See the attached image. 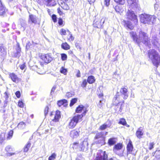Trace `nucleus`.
<instances>
[{"label": "nucleus", "instance_id": "nucleus-26", "mask_svg": "<svg viewBox=\"0 0 160 160\" xmlns=\"http://www.w3.org/2000/svg\"><path fill=\"white\" fill-rule=\"evenodd\" d=\"M45 4L47 6H53L56 4L54 0H45Z\"/></svg>", "mask_w": 160, "mask_h": 160}, {"label": "nucleus", "instance_id": "nucleus-29", "mask_svg": "<svg viewBox=\"0 0 160 160\" xmlns=\"http://www.w3.org/2000/svg\"><path fill=\"white\" fill-rule=\"evenodd\" d=\"M7 10L6 8L2 4V3L0 2V15H2L5 14Z\"/></svg>", "mask_w": 160, "mask_h": 160}, {"label": "nucleus", "instance_id": "nucleus-53", "mask_svg": "<svg viewBox=\"0 0 160 160\" xmlns=\"http://www.w3.org/2000/svg\"><path fill=\"white\" fill-rule=\"evenodd\" d=\"M20 68L22 70H23L26 67L25 63L24 62L22 64L20 65Z\"/></svg>", "mask_w": 160, "mask_h": 160}, {"label": "nucleus", "instance_id": "nucleus-4", "mask_svg": "<svg viewBox=\"0 0 160 160\" xmlns=\"http://www.w3.org/2000/svg\"><path fill=\"white\" fill-rule=\"evenodd\" d=\"M82 115H76L72 117L68 124L67 127L69 129L74 128L79 122L82 120Z\"/></svg>", "mask_w": 160, "mask_h": 160}, {"label": "nucleus", "instance_id": "nucleus-18", "mask_svg": "<svg viewBox=\"0 0 160 160\" xmlns=\"http://www.w3.org/2000/svg\"><path fill=\"white\" fill-rule=\"evenodd\" d=\"M114 145L112 149L114 152L119 151L122 149L123 148V144L122 142H118Z\"/></svg>", "mask_w": 160, "mask_h": 160}, {"label": "nucleus", "instance_id": "nucleus-34", "mask_svg": "<svg viewBox=\"0 0 160 160\" xmlns=\"http://www.w3.org/2000/svg\"><path fill=\"white\" fill-rule=\"evenodd\" d=\"M62 48L65 50H68L70 48V46L67 42L62 43L61 45Z\"/></svg>", "mask_w": 160, "mask_h": 160}, {"label": "nucleus", "instance_id": "nucleus-5", "mask_svg": "<svg viewBox=\"0 0 160 160\" xmlns=\"http://www.w3.org/2000/svg\"><path fill=\"white\" fill-rule=\"evenodd\" d=\"M125 17L127 19L133 21L135 24L137 23L138 20L137 16L135 15L133 11L131 10L128 9V10L125 15Z\"/></svg>", "mask_w": 160, "mask_h": 160}, {"label": "nucleus", "instance_id": "nucleus-60", "mask_svg": "<svg viewBox=\"0 0 160 160\" xmlns=\"http://www.w3.org/2000/svg\"><path fill=\"white\" fill-rule=\"evenodd\" d=\"M58 23L60 25H61L62 24L63 21L61 18H59L58 21Z\"/></svg>", "mask_w": 160, "mask_h": 160}, {"label": "nucleus", "instance_id": "nucleus-22", "mask_svg": "<svg viewBox=\"0 0 160 160\" xmlns=\"http://www.w3.org/2000/svg\"><path fill=\"white\" fill-rule=\"evenodd\" d=\"M5 151L7 152V156H11L15 154V152H11L13 151V149L10 146H7L5 148Z\"/></svg>", "mask_w": 160, "mask_h": 160}, {"label": "nucleus", "instance_id": "nucleus-41", "mask_svg": "<svg viewBox=\"0 0 160 160\" xmlns=\"http://www.w3.org/2000/svg\"><path fill=\"white\" fill-rule=\"evenodd\" d=\"M67 31L69 33L68 40L70 42L73 41L74 39V37L73 36L71 32L68 30H67Z\"/></svg>", "mask_w": 160, "mask_h": 160}, {"label": "nucleus", "instance_id": "nucleus-30", "mask_svg": "<svg viewBox=\"0 0 160 160\" xmlns=\"http://www.w3.org/2000/svg\"><path fill=\"white\" fill-rule=\"evenodd\" d=\"M118 124L123 126H126L128 127H129V125L127 124L126 120L123 118H122L119 119V121L118 122Z\"/></svg>", "mask_w": 160, "mask_h": 160}, {"label": "nucleus", "instance_id": "nucleus-46", "mask_svg": "<svg viewBox=\"0 0 160 160\" xmlns=\"http://www.w3.org/2000/svg\"><path fill=\"white\" fill-rule=\"evenodd\" d=\"M117 3L122 5H123L125 3V0H114Z\"/></svg>", "mask_w": 160, "mask_h": 160}, {"label": "nucleus", "instance_id": "nucleus-31", "mask_svg": "<svg viewBox=\"0 0 160 160\" xmlns=\"http://www.w3.org/2000/svg\"><path fill=\"white\" fill-rule=\"evenodd\" d=\"M13 134V131L12 130H9L8 132V133H7V136L6 137V140L8 141L11 139L12 137Z\"/></svg>", "mask_w": 160, "mask_h": 160}, {"label": "nucleus", "instance_id": "nucleus-63", "mask_svg": "<svg viewBox=\"0 0 160 160\" xmlns=\"http://www.w3.org/2000/svg\"><path fill=\"white\" fill-rule=\"evenodd\" d=\"M30 42H28V43L27 44V45L26 46V48L27 49H28L30 47Z\"/></svg>", "mask_w": 160, "mask_h": 160}, {"label": "nucleus", "instance_id": "nucleus-44", "mask_svg": "<svg viewBox=\"0 0 160 160\" xmlns=\"http://www.w3.org/2000/svg\"><path fill=\"white\" fill-rule=\"evenodd\" d=\"M79 145V143L78 142H75L72 144V148L73 149H76L78 148Z\"/></svg>", "mask_w": 160, "mask_h": 160}, {"label": "nucleus", "instance_id": "nucleus-7", "mask_svg": "<svg viewBox=\"0 0 160 160\" xmlns=\"http://www.w3.org/2000/svg\"><path fill=\"white\" fill-rule=\"evenodd\" d=\"M94 140H98V143L103 144L105 143V137L103 136V133L102 132H98L96 134L94 137Z\"/></svg>", "mask_w": 160, "mask_h": 160}, {"label": "nucleus", "instance_id": "nucleus-14", "mask_svg": "<svg viewBox=\"0 0 160 160\" xmlns=\"http://www.w3.org/2000/svg\"><path fill=\"white\" fill-rule=\"evenodd\" d=\"M124 101L122 102V103L120 104H117L116 105H112L114 106V109L115 110V113H121L122 112V110L124 107Z\"/></svg>", "mask_w": 160, "mask_h": 160}, {"label": "nucleus", "instance_id": "nucleus-38", "mask_svg": "<svg viewBox=\"0 0 160 160\" xmlns=\"http://www.w3.org/2000/svg\"><path fill=\"white\" fill-rule=\"evenodd\" d=\"M31 146V143L30 142H28L26 144L25 146L23 148V152H27L28 151V150Z\"/></svg>", "mask_w": 160, "mask_h": 160}, {"label": "nucleus", "instance_id": "nucleus-35", "mask_svg": "<svg viewBox=\"0 0 160 160\" xmlns=\"http://www.w3.org/2000/svg\"><path fill=\"white\" fill-rule=\"evenodd\" d=\"M9 77L12 80H16L18 78L17 76L13 73H10Z\"/></svg>", "mask_w": 160, "mask_h": 160}, {"label": "nucleus", "instance_id": "nucleus-21", "mask_svg": "<svg viewBox=\"0 0 160 160\" xmlns=\"http://www.w3.org/2000/svg\"><path fill=\"white\" fill-rule=\"evenodd\" d=\"M68 102L67 100L62 99L60 100H58L57 102V104L59 107H61L62 105L65 107H66L68 106Z\"/></svg>", "mask_w": 160, "mask_h": 160}, {"label": "nucleus", "instance_id": "nucleus-28", "mask_svg": "<svg viewBox=\"0 0 160 160\" xmlns=\"http://www.w3.org/2000/svg\"><path fill=\"white\" fill-rule=\"evenodd\" d=\"M59 4L61 7L64 10H67L69 9V7L67 4L63 2L60 1Z\"/></svg>", "mask_w": 160, "mask_h": 160}, {"label": "nucleus", "instance_id": "nucleus-47", "mask_svg": "<svg viewBox=\"0 0 160 160\" xmlns=\"http://www.w3.org/2000/svg\"><path fill=\"white\" fill-rule=\"evenodd\" d=\"M61 59L62 61H65L67 59V56L65 53H62L61 54Z\"/></svg>", "mask_w": 160, "mask_h": 160}, {"label": "nucleus", "instance_id": "nucleus-17", "mask_svg": "<svg viewBox=\"0 0 160 160\" xmlns=\"http://www.w3.org/2000/svg\"><path fill=\"white\" fill-rule=\"evenodd\" d=\"M128 5L133 8L138 6L137 0H127Z\"/></svg>", "mask_w": 160, "mask_h": 160}, {"label": "nucleus", "instance_id": "nucleus-32", "mask_svg": "<svg viewBox=\"0 0 160 160\" xmlns=\"http://www.w3.org/2000/svg\"><path fill=\"white\" fill-rule=\"evenodd\" d=\"M114 9L117 12L119 13H122L124 10L122 6H116L115 7Z\"/></svg>", "mask_w": 160, "mask_h": 160}, {"label": "nucleus", "instance_id": "nucleus-19", "mask_svg": "<svg viewBox=\"0 0 160 160\" xmlns=\"http://www.w3.org/2000/svg\"><path fill=\"white\" fill-rule=\"evenodd\" d=\"M37 18L32 14L30 15L28 19V22L30 23L36 24L37 23Z\"/></svg>", "mask_w": 160, "mask_h": 160}, {"label": "nucleus", "instance_id": "nucleus-64", "mask_svg": "<svg viewBox=\"0 0 160 160\" xmlns=\"http://www.w3.org/2000/svg\"><path fill=\"white\" fill-rule=\"evenodd\" d=\"M88 1L90 4H92L95 2V0H88Z\"/></svg>", "mask_w": 160, "mask_h": 160}, {"label": "nucleus", "instance_id": "nucleus-3", "mask_svg": "<svg viewBox=\"0 0 160 160\" xmlns=\"http://www.w3.org/2000/svg\"><path fill=\"white\" fill-rule=\"evenodd\" d=\"M141 22L145 24H153L156 21V17L154 15H150L146 14H142L140 15Z\"/></svg>", "mask_w": 160, "mask_h": 160}, {"label": "nucleus", "instance_id": "nucleus-54", "mask_svg": "<svg viewBox=\"0 0 160 160\" xmlns=\"http://www.w3.org/2000/svg\"><path fill=\"white\" fill-rule=\"evenodd\" d=\"M4 49L3 47L0 46V55H2V53H4Z\"/></svg>", "mask_w": 160, "mask_h": 160}, {"label": "nucleus", "instance_id": "nucleus-27", "mask_svg": "<svg viewBox=\"0 0 160 160\" xmlns=\"http://www.w3.org/2000/svg\"><path fill=\"white\" fill-rule=\"evenodd\" d=\"M124 25L128 28L132 30L133 28V26L131 22L126 20L123 21Z\"/></svg>", "mask_w": 160, "mask_h": 160}, {"label": "nucleus", "instance_id": "nucleus-51", "mask_svg": "<svg viewBox=\"0 0 160 160\" xmlns=\"http://www.w3.org/2000/svg\"><path fill=\"white\" fill-rule=\"evenodd\" d=\"M67 70L64 68L62 67L60 70L61 73L66 74Z\"/></svg>", "mask_w": 160, "mask_h": 160}, {"label": "nucleus", "instance_id": "nucleus-25", "mask_svg": "<svg viewBox=\"0 0 160 160\" xmlns=\"http://www.w3.org/2000/svg\"><path fill=\"white\" fill-rule=\"evenodd\" d=\"M153 153V156L155 157L153 160H160V150L157 148Z\"/></svg>", "mask_w": 160, "mask_h": 160}, {"label": "nucleus", "instance_id": "nucleus-2", "mask_svg": "<svg viewBox=\"0 0 160 160\" xmlns=\"http://www.w3.org/2000/svg\"><path fill=\"white\" fill-rule=\"evenodd\" d=\"M148 56L153 65L158 67L160 62V57L158 52L154 49L149 50L148 52Z\"/></svg>", "mask_w": 160, "mask_h": 160}, {"label": "nucleus", "instance_id": "nucleus-8", "mask_svg": "<svg viewBox=\"0 0 160 160\" xmlns=\"http://www.w3.org/2000/svg\"><path fill=\"white\" fill-rule=\"evenodd\" d=\"M80 132H81L79 128L72 129L70 132V137L72 140H74L79 136Z\"/></svg>", "mask_w": 160, "mask_h": 160}, {"label": "nucleus", "instance_id": "nucleus-1", "mask_svg": "<svg viewBox=\"0 0 160 160\" xmlns=\"http://www.w3.org/2000/svg\"><path fill=\"white\" fill-rule=\"evenodd\" d=\"M131 37L134 41L139 45L141 42L146 45H147L149 41V38L148 34L146 32L140 31L139 32L138 36L135 32H130Z\"/></svg>", "mask_w": 160, "mask_h": 160}, {"label": "nucleus", "instance_id": "nucleus-62", "mask_svg": "<svg viewBox=\"0 0 160 160\" xmlns=\"http://www.w3.org/2000/svg\"><path fill=\"white\" fill-rule=\"evenodd\" d=\"M56 88V86H53V87H52V89H51V93L52 92H54V91L55 90V89Z\"/></svg>", "mask_w": 160, "mask_h": 160}, {"label": "nucleus", "instance_id": "nucleus-33", "mask_svg": "<svg viewBox=\"0 0 160 160\" xmlns=\"http://www.w3.org/2000/svg\"><path fill=\"white\" fill-rule=\"evenodd\" d=\"M6 140V133H2L0 135V143H2Z\"/></svg>", "mask_w": 160, "mask_h": 160}, {"label": "nucleus", "instance_id": "nucleus-59", "mask_svg": "<svg viewBox=\"0 0 160 160\" xmlns=\"http://www.w3.org/2000/svg\"><path fill=\"white\" fill-rule=\"evenodd\" d=\"M87 80H95L94 79V76H89L88 77Z\"/></svg>", "mask_w": 160, "mask_h": 160}, {"label": "nucleus", "instance_id": "nucleus-39", "mask_svg": "<svg viewBox=\"0 0 160 160\" xmlns=\"http://www.w3.org/2000/svg\"><path fill=\"white\" fill-rule=\"evenodd\" d=\"M160 0H156V3L155 4L154 8L155 10H160V3H159Z\"/></svg>", "mask_w": 160, "mask_h": 160}, {"label": "nucleus", "instance_id": "nucleus-9", "mask_svg": "<svg viewBox=\"0 0 160 160\" xmlns=\"http://www.w3.org/2000/svg\"><path fill=\"white\" fill-rule=\"evenodd\" d=\"M104 19L100 17L99 18H96L93 22V27L98 28H101L104 22Z\"/></svg>", "mask_w": 160, "mask_h": 160}, {"label": "nucleus", "instance_id": "nucleus-61", "mask_svg": "<svg viewBox=\"0 0 160 160\" xmlns=\"http://www.w3.org/2000/svg\"><path fill=\"white\" fill-rule=\"evenodd\" d=\"M57 11L58 13L60 15H62L63 13H62V11H61L59 8H58Z\"/></svg>", "mask_w": 160, "mask_h": 160}, {"label": "nucleus", "instance_id": "nucleus-37", "mask_svg": "<svg viewBox=\"0 0 160 160\" xmlns=\"http://www.w3.org/2000/svg\"><path fill=\"white\" fill-rule=\"evenodd\" d=\"M17 45L18 46V47L16 49L17 53L14 55L16 57H18L20 56V53L21 51V48L19 47V44H17Z\"/></svg>", "mask_w": 160, "mask_h": 160}, {"label": "nucleus", "instance_id": "nucleus-43", "mask_svg": "<svg viewBox=\"0 0 160 160\" xmlns=\"http://www.w3.org/2000/svg\"><path fill=\"white\" fill-rule=\"evenodd\" d=\"M56 156L57 155L55 153H53L49 157L48 160H55Z\"/></svg>", "mask_w": 160, "mask_h": 160}, {"label": "nucleus", "instance_id": "nucleus-58", "mask_svg": "<svg viewBox=\"0 0 160 160\" xmlns=\"http://www.w3.org/2000/svg\"><path fill=\"white\" fill-rule=\"evenodd\" d=\"M110 0H104L105 4L107 6H108L110 4Z\"/></svg>", "mask_w": 160, "mask_h": 160}, {"label": "nucleus", "instance_id": "nucleus-49", "mask_svg": "<svg viewBox=\"0 0 160 160\" xmlns=\"http://www.w3.org/2000/svg\"><path fill=\"white\" fill-rule=\"evenodd\" d=\"M48 110L49 108L48 106H46L45 107L44 109V114L45 116H46L48 114Z\"/></svg>", "mask_w": 160, "mask_h": 160}, {"label": "nucleus", "instance_id": "nucleus-55", "mask_svg": "<svg viewBox=\"0 0 160 160\" xmlns=\"http://www.w3.org/2000/svg\"><path fill=\"white\" fill-rule=\"evenodd\" d=\"M87 83V82L86 81H83V82H82V84H81V86L83 87H85L86 86V85Z\"/></svg>", "mask_w": 160, "mask_h": 160}, {"label": "nucleus", "instance_id": "nucleus-23", "mask_svg": "<svg viewBox=\"0 0 160 160\" xmlns=\"http://www.w3.org/2000/svg\"><path fill=\"white\" fill-rule=\"evenodd\" d=\"M135 135L137 138L138 139H141L142 138L143 132H142V130L141 129V127H140L138 128L136 132Z\"/></svg>", "mask_w": 160, "mask_h": 160}, {"label": "nucleus", "instance_id": "nucleus-12", "mask_svg": "<svg viewBox=\"0 0 160 160\" xmlns=\"http://www.w3.org/2000/svg\"><path fill=\"white\" fill-rule=\"evenodd\" d=\"M41 59L47 63L50 62L52 59L51 55L49 54H43L41 56Z\"/></svg>", "mask_w": 160, "mask_h": 160}, {"label": "nucleus", "instance_id": "nucleus-16", "mask_svg": "<svg viewBox=\"0 0 160 160\" xmlns=\"http://www.w3.org/2000/svg\"><path fill=\"white\" fill-rule=\"evenodd\" d=\"M61 118V112L59 110H57L55 112L54 117L52 119V121L54 122H57L59 121Z\"/></svg>", "mask_w": 160, "mask_h": 160}, {"label": "nucleus", "instance_id": "nucleus-50", "mask_svg": "<svg viewBox=\"0 0 160 160\" xmlns=\"http://www.w3.org/2000/svg\"><path fill=\"white\" fill-rule=\"evenodd\" d=\"M18 106L20 108H23V102L19 100L18 102Z\"/></svg>", "mask_w": 160, "mask_h": 160}, {"label": "nucleus", "instance_id": "nucleus-20", "mask_svg": "<svg viewBox=\"0 0 160 160\" xmlns=\"http://www.w3.org/2000/svg\"><path fill=\"white\" fill-rule=\"evenodd\" d=\"M119 97V95H116L113 98L112 103V105H116L117 104H120L121 103H122V102L119 101L118 98Z\"/></svg>", "mask_w": 160, "mask_h": 160}, {"label": "nucleus", "instance_id": "nucleus-24", "mask_svg": "<svg viewBox=\"0 0 160 160\" xmlns=\"http://www.w3.org/2000/svg\"><path fill=\"white\" fill-rule=\"evenodd\" d=\"M117 142V138L114 137L110 138L108 140V144L109 146H112L116 144Z\"/></svg>", "mask_w": 160, "mask_h": 160}, {"label": "nucleus", "instance_id": "nucleus-45", "mask_svg": "<svg viewBox=\"0 0 160 160\" xmlns=\"http://www.w3.org/2000/svg\"><path fill=\"white\" fill-rule=\"evenodd\" d=\"M4 94L5 95L4 98H5V100L6 101H4V104H7V100L9 98V94L8 92L7 91H6L4 92Z\"/></svg>", "mask_w": 160, "mask_h": 160}, {"label": "nucleus", "instance_id": "nucleus-40", "mask_svg": "<svg viewBox=\"0 0 160 160\" xmlns=\"http://www.w3.org/2000/svg\"><path fill=\"white\" fill-rule=\"evenodd\" d=\"M108 125L106 123H104L99 127V130L100 131L104 130L107 128Z\"/></svg>", "mask_w": 160, "mask_h": 160}, {"label": "nucleus", "instance_id": "nucleus-11", "mask_svg": "<svg viewBox=\"0 0 160 160\" xmlns=\"http://www.w3.org/2000/svg\"><path fill=\"white\" fill-rule=\"evenodd\" d=\"M126 149H127V154L128 155L129 154H132L133 156H135L136 155L135 153H133L132 152L133 150V146L132 144V142L130 140H129L126 146Z\"/></svg>", "mask_w": 160, "mask_h": 160}, {"label": "nucleus", "instance_id": "nucleus-48", "mask_svg": "<svg viewBox=\"0 0 160 160\" xmlns=\"http://www.w3.org/2000/svg\"><path fill=\"white\" fill-rule=\"evenodd\" d=\"M60 33L61 35H66V31L64 29H61L60 30Z\"/></svg>", "mask_w": 160, "mask_h": 160}, {"label": "nucleus", "instance_id": "nucleus-15", "mask_svg": "<svg viewBox=\"0 0 160 160\" xmlns=\"http://www.w3.org/2000/svg\"><path fill=\"white\" fill-rule=\"evenodd\" d=\"M98 98H102V100H100L99 102V104H98V107L100 108H101L102 107L103 105H104V103L102 102H105V99H103V93L102 92H101V93L98 94Z\"/></svg>", "mask_w": 160, "mask_h": 160}, {"label": "nucleus", "instance_id": "nucleus-42", "mask_svg": "<svg viewBox=\"0 0 160 160\" xmlns=\"http://www.w3.org/2000/svg\"><path fill=\"white\" fill-rule=\"evenodd\" d=\"M78 99L77 98H74L72 99L71 100V102H70V107L72 106L74 104L76 103Z\"/></svg>", "mask_w": 160, "mask_h": 160}, {"label": "nucleus", "instance_id": "nucleus-56", "mask_svg": "<svg viewBox=\"0 0 160 160\" xmlns=\"http://www.w3.org/2000/svg\"><path fill=\"white\" fill-rule=\"evenodd\" d=\"M52 18L54 22H56L57 21V17L56 16L55 14H53L52 16Z\"/></svg>", "mask_w": 160, "mask_h": 160}, {"label": "nucleus", "instance_id": "nucleus-10", "mask_svg": "<svg viewBox=\"0 0 160 160\" xmlns=\"http://www.w3.org/2000/svg\"><path fill=\"white\" fill-rule=\"evenodd\" d=\"M82 111H83V112H82V114H77V115H83V117L88 112V110L85 106L82 104L79 105L77 107L75 110V112L77 113H80Z\"/></svg>", "mask_w": 160, "mask_h": 160}, {"label": "nucleus", "instance_id": "nucleus-52", "mask_svg": "<svg viewBox=\"0 0 160 160\" xmlns=\"http://www.w3.org/2000/svg\"><path fill=\"white\" fill-rule=\"evenodd\" d=\"M15 95H16L17 98H19L20 97L21 93L20 92V91H17L15 92Z\"/></svg>", "mask_w": 160, "mask_h": 160}, {"label": "nucleus", "instance_id": "nucleus-57", "mask_svg": "<svg viewBox=\"0 0 160 160\" xmlns=\"http://www.w3.org/2000/svg\"><path fill=\"white\" fill-rule=\"evenodd\" d=\"M25 125V123L24 122H19V124H18V128H21V126H22V125Z\"/></svg>", "mask_w": 160, "mask_h": 160}, {"label": "nucleus", "instance_id": "nucleus-36", "mask_svg": "<svg viewBox=\"0 0 160 160\" xmlns=\"http://www.w3.org/2000/svg\"><path fill=\"white\" fill-rule=\"evenodd\" d=\"M155 143L154 142H150L147 144L148 146V149L150 150H151L153 149Z\"/></svg>", "mask_w": 160, "mask_h": 160}, {"label": "nucleus", "instance_id": "nucleus-13", "mask_svg": "<svg viewBox=\"0 0 160 160\" xmlns=\"http://www.w3.org/2000/svg\"><path fill=\"white\" fill-rule=\"evenodd\" d=\"M120 92L121 94L123 95V98L126 100L128 98L129 95L128 94V88L127 86L122 87L120 90Z\"/></svg>", "mask_w": 160, "mask_h": 160}, {"label": "nucleus", "instance_id": "nucleus-6", "mask_svg": "<svg viewBox=\"0 0 160 160\" xmlns=\"http://www.w3.org/2000/svg\"><path fill=\"white\" fill-rule=\"evenodd\" d=\"M108 158V155L106 152L100 149L97 152L94 160H107Z\"/></svg>", "mask_w": 160, "mask_h": 160}]
</instances>
